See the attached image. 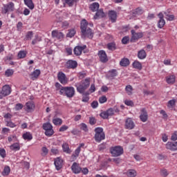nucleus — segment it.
Returning a JSON list of instances; mask_svg holds the SVG:
<instances>
[{"label": "nucleus", "mask_w": 177, "mask_h": 177, "mask_svg": "<svg viewBox=\"0 0 177 177\" xmlns=\"http://www.w3.org/2000/svg\"><path fill=\"white\" fill-rule=\"evenodd\" d=\"M99 102L101 104H103V103L107 102V97H106V96H102L99 98Z\"/></svg>", "instance_id": "nucleus-55"}, {"label": "nucleus", "mask_w": 177, "mask_h": 177, "mask_svg": "<svg viewBox=\"0 0 177 177\" xmlns=\"http://www.w3.org/2000/svg\"><path fill=\"white\" fill-rule=\"evenodd\" d=\"M147 118H149V115L147 114V111L146 108H142L140 109V120L142 122H146L147 121Z\"/></svg>", "instance_id": "nucleus-12"}, {"label": "nucleus", "mask_w": 177, "mask_h": 177, "mask_svg": "<svg viewBox=\"0 0 177 177\" xmlns=\"http://www.w3.org/2000/svg\"><path fill=\"white\" fill-rule=\"evenodd\" d=\"M136 15H143V9L138 8L135 10Z\"/></svg>", "instance_id": "nucleus-57"}, {"label": "nucleus", "mask_w": 177, "mask_h": 177, "mask_svg": "<svg viewBox=\"0 0 177 177\" xmlns=\"http://www.w3.org/2000/svg\"><path fill=\"white\" fill-rule=\"evenodd\" d=\"M127 176L129 177H135L136 176V171L134 169H129L127 171Z\"/></svg>", "instance_id": "nucleus-42"}, {"label": "nucleus", "mask_w": 177, "mask_h": 177, "mask_svg": "<svg viewBox=\"0 0 177 177\" xmlns=\"http://www.w3.org/2000/svg\"><path fill=\"white\" fill-rule=\"evenodd\" d=\"M133 68H136L137 70H142V63L139 62V61H134L132 64Z\"/></svg>", "instance_id": "nucleus-27"}, {"label": "nucleus", "mask_w": 177, "mask_h": 177, "mask_svg": "<svg viewBox=\"0 0 177 177\" xmlns=\"http://www.w3.org/2000/svg\"><path fill=\"white\" fill-rule=\"evenodd\" d=\"M124 104H125L127 106H131V107H133V106H134L133 102L132 100H126L124 101Z\"/></svg>", "instance_id": "nucleus-56"}, {"label": "nucleus", "mask_w": 177, "mask_h": 177, "mask_svg": "<svg viewBox=\"0 0 177 177\" xmlns=\"http://www.w3.org/2000/svg\"><path fill=\"white\" fill-rule=\"evenodd\" d=\"M52 37L53 38H56V39H59V41H63V38H64V35L62 32H59L57 30H53Z\"/></svg>", "instance_id": "nucleus-15"}, {"label": "nucleus", "mask_w": 177, "mask_h": 177, "mask_svg": "<svg viewBox=\"0 0 177 177\" xmlns=\"http://www.w3.org/2000/svg\"><path fill=\"white\" fill-rule=\"evenodd\" d=\"M0 156L1 158L6 157V150L3 148H0Z\"/></svg>", "instance_id": "nucleus-50"}, {"label": "nucleus", "mask_w": 177, "mask_h": 177, "mask_svg": "<svg viewBox=\"0 0 177 177\" xmlns=\"http://www.w3.org/2000/svg\"><path fill=\"white\" fill-rule=\"evenodd\" d=\"M165 26V19H159L158 22V28H162Z\"/></svg>", "instance_id": "nucleus-47"}, {"label": "nucleus", "mask_w": 177, "mask_h": 177, "mask_svg": "<svg viewBox=\"0 0 177 177\" xmlns=\"http://www.w3.org/2000/svg\"><path fill=\"white\" fill-rule=\"evenodd\" d=\"M71 171L75 174H81V171H82V168H81V166H80V164L77 162H73L71 166Z\"/></svg>", "instance_id": "nucleus-13"}, {"label": "nucleus", "mask_w": 177, "mask_h": 177, "mask_svg": "<svg viewBox=\"0 0 177 177\" xmlns=\"http://www.w3.org/2000/svg\"><path fill=\"white\" fill-rule=\"evenodd\" d=\"M8 142H13V140H16V136L12 135L8 138Z\"/></svg>", "instance_id": "nucleus-63"}, {"label": "nucleus", "mask_w": 177, "mask_h": 177, "mask_svg": "<svg viewBox=\"0 0 177 177\" xmlns=\"http://www.w3.org/2000/svg\"><path fill=\"white\" fill-rule=\"evenodd\" d=\"M80 153H81V149H80V147H77L75 150L74 153L71 156V160L72 161H75V160H77V158L78 157V156H80Z\"/></svg>", "instance_id": "nucleus-25"}, {"label": "nucleus", "mask_w": 177, "mask_h": 177, "mask_svg": "<svg viewBox=\"0 0 177 177\" xmlns=\"http://www.w3.org/2000/svg\"><path fill=\"white\" fill-rule=\"evenodd\" d=\"M15 71L13 69H7L5 72L6 77H12V75L14 74Z\"/></svg>", "instance_id": "nucleus-46"}, {"label": "nucleus", "mask_w": 177, "mask_h": 177, "mask_svg": "<svg viewBox=\"0 0 177 177\" xmlns=\"http://www.w3.org/2000/svg\"><path fill=\"white\" fill-rule=\"evenodd\" d=\"M26 56H27V52H26L25 50H20L17 55L19 59H24Z\"/></svg>", "instance_id": "nucleus-38"}, {"label": "nucleus", "mask_w": 177, "mask_h": 177, "mask_svg": "<svg viewBox=\"0 0 177 177\" xmlns=\"http://www.w3.org/2000/svg\"><path fill=\"white\" fill-rule=\"evenodd\" d=\"M167 84H174L175 82V75H172L166 77Z\"/></svg>", "instance_id": "nucleus-36"}, {"label": "nucleus", "mask_w": 177, "mask_h": 177, "mask_svg": "<svg viewBox=\"0 0 177 177\" xmlns=\"http://www.w3.org/2000/svg\"><path fill=\"white\" fill-rule=\"evenodd\" d=\"M147 56V54L146 53V51L144 49H141L138 53V57L141 60H143V59H146Z\"/></svg>", "instance_id": "nucleus-26"}, {"label": "nucleus", "mask_w": 177, "mask_h": 177, "mask_svg": "<svg viewBox=\"0 0 177 177\" xmlns=\"http://www.w3.org/2000/svg\"><path fill=\"white\" fill-rule=\"evenodd\" d=\"M43 129L45 131L46 136L50 137L53 135V127L49 122L44 123L43 124Z\"/></svg>", "instance_id": "nucleus-6"}, {"label": "nucleus", "mask_w": 177, "mask_h": 177, "mask_svg": "<svg viewBox=\"0 0 177 177\" xmlns=\"http://www.w3.org/2000/svg\"><path fill=\"white\" fill-rule=\"evenodd\" d=\"M10 132V129L4 127L2 129L1 133L2 135H8Z\"/></svg>", "instance_id": "nucleus-51"}, {"label": "nucleus", "mask_w": 177, "mask_h": 177, "mask_svg": "<svg viewBox=\"0 0 177 177\" xmlns=\"http://www.w3.org/2000/svg\"><path fill=\"white\" fill-rule=\"evenodd\" d=\"M166 149L167 150H170L171 151H177V142H168L166 144Z\"/></svg>", "instance_id": "nucleus-14"}, {"label": "nucleus", "mask_w": 177, "mask_h": 177, "mask_svg": "<svg viewBox=\"0 0 177 177\" xmlns=\"http://www.w3.org/2000/svg\"><path fill=\"white\" fill-rule=\"evenodd\" d=\"M10 150L12 151H19L20 150V144L16 142L10 146Z\"/></svg>", "instance_id": "nucleus-29"}, {"label": "nucleus", "mask_w": 177, "mask_h": 177, "mask_svg": "<svg viewBox=\"0 0 177 177\" xmlns=\"http://www.w3.org/2000/svg\"><path fill=\"white\" fill-rule=\"evenodd\" d=\"M80 0H64V5H68V6L71 7L74 6L75 2H78Z\"/></svg>", "instance_id": "nucleus-35"}, {"label": "nucleus", "mask_w": 177, "mask_h": 177, "mask_svg": "<svg viewBox=\"0 0 177 177\" xmlns=\"http://www.w3.org/2000/svg\"><path fill=\"white\" fill-rule=\"evenodd\" d=\"M171 140H173L174 142L177 140L176 131L172 134V136H171Z\"/></svg>", "instance_id": "nucleus-64"}, {"label": "nucleus", "mask_w": 177, "mask_h": 177, "mask_svg": "<svg viewBox=\"0 0 177 177\" xmlns=\"http://www.w3.org/2000/svg\"><path fill=\"white\" fill-rule=\"evenodd\" d=\"M94 132V139L97 143H100L102 140H104L106 139V135L104 134V131H103V128L96 127Z\"/></svg>", "instance_id": "nucleus-3"}, {"label": "nucleus", "mask_w": 177, "mask_h": 177, "mask_svg": "<svg viewBox=\"0 0 177 177\" xmlns=\"http://www.w3.org/2000/svg\"><path fill=\"white\" fill-rule=\"evenodd\" d=\"M23 139L24 140H32V134L30 132H26L25 133L23 134L22 136Z\"/></svg>", "instance_id": "nucleus-31"}, {"label": "nucleus", "mask_w": 177, "mask_h": 177, "mask_svg": "<svg viewBox=\"0 0 177 177\" xmlns=\"http://www.w3.org/2000/svg\"><path fill=\"white\" fill-rule=\"evenodd\" d=\"M78 66V63L74 60H68L66 62V67L67 68H76Z\"/></svg>", "instance_id": "nucleus-22"}, {"label": "nucleus", "mask_w": 177, "mask_h": 177, "mask_svg": "<svg viewBox=\"0 0 177 177\" xmlns=\"http://www.w3.org/2000/svg\"><path fill=\"white\" fill-rule=\"evenodd\" d=\"M54 164L55 166V168L57 171H59V169H62L63 167V159L61 158H57L54 160Z\"/></svg>", "instance_id": "nucleus-18"}, {"label": "nucleus", "mask_w": 177, "mask_h": 177, "mask_svg": "<svg viewBox=\"0 0 177 177\" xmlns=\"http://www.w3.org/2000/svg\"><path fill=\"white\" fill-rule=\"evenodd\" d=\"M92 12H96V10H99V3H93L91 6Z\"/></svg>", "instance_id": "nucleus-39"}, {"label": "nucleus", "mask_w": 177, "mask_h": 177, "mask_svg": "<svg viewBox=\"0 0 177 177\" xmlns=\"http://www.w3.org/2000/svg\"><path fill=\"white\" fill-rule=\"evenodd\" d=\"M125 91H126L127 93L129 96H131V95H132V91H133V88H132V86H131V85H127V86H126Z\"/></svg>", "instance_id": "nucleus-40"}, {"label": "nucleus", "mask_w": 177, "mask_h": 177, "mask_svg": "<svg viewBox=\"0 0 177 177\" xmlns=\"http://www.w3.org/2000/svg\"><path fill=\"white\" fill-rule=\"evenodd\" d=\"M125 128L126 129H133L135 128V123L131 118H127L125 121Z\"/></svg>", "instance_id": "nucleus-19"}, {"label": "nucleus", "mask_w": 177, "mask_h": 177, "mask_svg": "<svg viewBox=\"0 0 177 177\" xmlns=\"http://www.w3.org/2000/svg\"><path fill=\"white\" fill-rule=\"evenodd\" d=\"M109 115H111V108L100 113V117H102V118H103L104 120L109 118Z\"/></svg>", "instance_id": "nucleus-24"}, {"label": "nucleus", "mask_w": 177, "mask_h": 177, "mask_svg": "<svg viewBox=\"0 0 177 177\" xmlns=\"http://www.w3.org/2000/svg\"><path fill=\"white\" fill-rule=\"evenodd\" d=\"M97 55L102 63H107V62H109V58L107 57V54H106V51L100 50L98 51Z\"/></svg>", "instance_id": "nucleus-11"}, {"label": "nucleus", "mask_w": 177, "mask_h": 177, "mask_svg": "<svg viewBox=\"0 0 177 177\" xmlns=\"http://www.w3.org/2000/svg\"><path fill=\"white\" fill-rule=\"evenodd\" d=\"M17 28L18 31H21V28H23V23L18 22L17 24Z\"/></svg>", "instance_id": "nucleus-62"}, {"label": "nucleus", "mask_w": 177, "mask_h": 177, "mask_svg": "<svg viewBox=\"0 0 177 177\" xmlns=\"http://www.w3.org/2000/svg\"><path fill=\"white\" fill-rule=\"evenodd\" d=\"M160 174L162 175V176L164 177H167L168 176V171H167V169H162L160 171Z\"/></svg>", "instance_id": "nucleus-59"}, {"label": "nucleus", "mask_w": 177, "mask_h": 177, "mask_svg": "<svg viewBox=\"0 0 177 177\" xmlns=\"http://www.w3.org/2000/svg\"><path fill=\"white\" fill-rule=\"evenodd\" d=\"M124 154V148L121 146H115L111 147V156L113 157H120Z\"/></svg>", "instance_id": "nucleus-5"}, {"label": "nucleus", "mask_w": 177, "mask_h": 177, "mask_svg": "<svg viewBox=\"0 0 177 177\" xmlns=\"http://www.w3.org/2000/svg\"><path fill=\"white\" fill-rule=\"evenodd\" d=\"M118 75V72L115 69L111 70V77L114 78V77H117Z\"/></svg>", "instance_id": "nucleus-58"}, {"label": "nucleus", "mask_w": 177, "mask_h": 177, "mask_svg": "<svg viewBox=\"0 0 177 177\" xmlns=\"http://www.w3.org/2000/svg\"><path fill=\"white\" fill-rule=\"evenodd\" d=\"M175 103H176V100H170L168 102V107H174V106H175Z\"/></svg>", "instance_id": "nucleus-54"}, {"label": "nucleus", "mask_w": 177, "mask_h": 177, "mask_svg": "<svg viewBox=\"0 0 177 177\" xmlns=\"http://www.w3.org/2000/svg\"><path fill=\"white\" fill-rule=\"evenodd\" d=\"M10 174V167L5 166L3 171L1 172V175L3 176H8Z\"/></svg>", "instance_id": "nucleus-30"}, {"label": "nucleus", "mask_w": 177, "mask_h": 177, "mask_svg": "<svg viewBox=\"0 0 177 177\" xmlns=\"http://www.w3.org/2000/svg\"><path fill=\"white\" fill-rule=\"evenodd\" d=\"M32 35H34V34L32 31L28 32L25 37L26 41L31 39L32 38Z\"/></svg>", "instance_id": "nucleus-48"}, {"label": "nucleus", "mask_w": 177, "mask_h": 177, "mask_svg": "<svg viewBox=\"0 0 177 177\" xmlns=\"http://www.w3.org/2000/svg\"><path fill=\"white\" fill-rule=\"evenodd\" d=\"M13 10H15V3H13L12 2L4 5L3 8H2V12L5 15H6V13H8V12H13Z\"/></svg>", "instance_id": "nucleus-10"}, {"label": "nucleus", "mask_w": 177, "mask_h": 177, "mask_svg": "<svg viewBox=\"0 0 177 177\" xmlns=\"http://www.w3.org/2000/svg\"><path fill=\"white\" fill-rule=\"evenodd\" d=\"M42 39L38 35L35 36V39L32 41V45H35L38 42H41Z\"/></svg>", "instance_id": "nucleus-43"}, {"label": "nucleus", "mask_w": 177, "mask_h": 177, "mask_svg": "<svg viewBox=\"0 0 177 177\" xmlns=\"http://www.w3.org/2000/svg\"><path fill=\"white\" fill-rule=\"evenodd\" d=\"M35 109V104H34V102L28 101L26 103V111H27V113H31L32 111H34Z\"/></svg>", "instance_id": "nucleus-17"}, {"label": "nucleus", "mask_w": 177, "mask_h": 177, "mask_svg": "<svg viewBox=\"0 0 177 177\" xmlns=\"http://www.w3.org/2000/svg\"><path fill=\"white\" fill-rule=\"evenodd\" d=\"M24 2L25 5L29 8L31 10L34 9V3L32 2V0H24Z\"/></svg>", "instance_id": "nucleus-28"}, {"label": "nucleus", "mask_w": 177, "mask_h": 177, "mask_svg": "<svg viewBox=\"0 0 177 177\" xmlns=\"http://www.w3.org/2000/svg\"><path fill=\"white\" fill-rule=\"evenodd\" d=\"M81 32H82V38H89V39H92L93 38V33L92 32V30L88 28V21L86 19H83L81 21Z\"/></svg>", "instance_id": "nucleus-1"}, {"label": "nucleus", "mask_w": 177, "mask_h": 177, "mask_svg": "<svg viewBox=\"0 0 177 177\" xmlns=\"http://www.w3.org/2000/svg\"><path fill=\"white\" fill-rule=\"evenodd\" d=\"M41 75V70L36 69L30 73V78L32 81H35Z\"/></svg>", "instance_id": "nucleus-20"}, {"label": "nucleus", "mask_w": 177, "mask_h": 177, "mask_svg": "<svg viewBox=\"0 0 177 177\" xmlns=\"http://www.w3.org/2000/svg\"><path fill=\"white\" fill-rule=\"evenodd\" d=\"M62 149L64 153L67 154H70L71 153V150H70V147L67 143H64L62 145Z\"/></svg>", "instance_id": "nucleus-32"}, {"label": "nucleus", "mask_w": 177, "mask_h": 177, "mask_svg": "<svg viewBox=\"0 0 177 177\" xmlns=\"http://www.w3.org/2000/svg\"><path fill=\"white\" fill-rule=\"evenodd\" d=\"M79 127L81 131H84V132L88 133L89 131V129H88V126L85 123H81Z\"/></svg>", "instance_id": "nucleus-34"}, {"label": "nucleus", "mask_w": 177, "mask_h": 177, "mask_svg": "<svg viewBox=\"0 0 177 177\" xmlns=\"http://www.w3.org/2000/svg\"><path fill=\"white\" fill-rule=\"evenodd\" d=\"M97 106H99V102H97V101H93L91 103V107L93 109H97Z\"/></svg>", "instance_id": "nucleus-61"}, {"label": "nucleus", "mask_w": 177, "mask_h": 177, "mask_svg": "<svg viewBox=\"0 0 177 177\" xmlns=\"http://www.w3.org/2000/svg\"><path fill=\"white\" fill-rule=\"evenodd\" d=\"M24 106L21 103H18L15 105V111H19V110H21L23 109Z\"/></svg>", "instance_id": "nucleus-52"}, {"label": "nucleus", "mask_w": 177, "mask_h": 177, "mask_svg": "<svg viewBox=\"0 0 177 177\" xmlns=\"http://www.w3.org/2000/svg\"><path fill=\"white\" fill-rule=\"evenodd\" d=\"M75 35V30L74 29H71L68 31V32L66 35V37L68 38H73Z\"/></svg>", "instance_id": "nucleus-45"}, {"label": "nucleus", "mask_w": 177, "mask_h": 177, "mask_svg": "<svg viewBox=\"0 0 177 177\" xmlns=\"http://www.w3.org/2000/svg\"><path fill=\"white\" fill-rule=\"evenodd\" d=\"M57 78L59 82L62 84V85H67L68 83V80L67 79L66 74H64L63 72H59L57 73Z\"/></svg>", "instance_id": "nucleus-8"}, {"label": "nucleus", "mask_w": 177, "mask_h": 177, "mask_svg": "<svg viewBox=\"0 0 177 177\" xmlns=\"http://www.w3.org/2000/svg\"><path fill=\"white\" fill-rule=\"evenodd\" d=\"M10 86L9 85H5L2 87V90L0 92V99L2 97H5V96H8L10 95Z\"/></svg>", "instance_id": "nucleus-9"}, {"label": "nucleus", "mask_w": 177, "mask_h": 177, "mask_svg": "<svg viewBox=\"0 0 177 177\" xmlns=\"http://www.w3.org/2000/svg\"><path fill=\"white\" fill-rule=\"evenodd\" d=\"M95 91H96V87L95 86V84H93L91 85V87L89 88V92H90V93H93V92H95Z\"/></svg>", "instance_id": "nucleus-60"}, {"label": "nucleus", "mask_w": 177, "mask_h": 177, "mask_svg": "<svg viewBox=\"0 0 177 177\" xmlns=\"http://www.w3.org/2000/svg\"><path fill=\"white\" fill-rule=\"evenodd\" d=\"M89 85H91V78L87 77L80 83H76L75 86L79 93L84 95L85 91L89 88Z\"/></svg>", "instance_id": "nucleus-2"}, {"label": "nucleus", "mask_w": 177, "mask_h": 177, "mask_svg": "<svg viewBox=\"0 0 177 177\" xmlns=\"http://www.w3.org/2000/svg\"><path fill=\"white\" fill-rule=\"evenodd\" d=\"M6 127H9L10 128H16V124L13 123L11 120H6Z\"/></svg>", "instance_id": "nucleus-44"}, {"label": "nucleus", "mask_w": 177, "mask_h": 177, "mask_svg": "<svg viewBox=\"0 0 177 177\" xmlns=\"http://www.w3.org/2000/svg\"><path fill=\"white\" fill-rule=\"evenodd\" d=\"M117 17V12L115 10H111V23H116Z\"/></svg>", "instance_id": "nucleus-37"}, {"label": "nucleus", "mask_w": 177, "mask_h": 177, "mask_svg": "<svg viewBox=\"0 0 177 177\" xmlns=\"http://www.w3.org/2000/svg\"><path fill=\"white\" fill-rule=\"evenodd\" d=\"M104 16H106V15L104 14V12H103V10H98L94 16V19L97 20L104 17Z\"/></svg>", "instance_id": "nucleus-23"}, {"label": "nucleus", "mask_w": 177, "mask_h": 177, "mask_svg": "<svg viewBox=\"0 0 177 177\" xmlns=\"http://www.w3.org/2000/svg\"><path fill=\"white\" fill-rule=\"evenodd\" d=\"M41 151H42L41 156H46V154H48L49 151L48 150V148H46V147H43L41 148Z\"/></svg>", "instance_id": "nucleus-53"}, {"label": "nucleus", "mask_w": 177, "mask_h": 177, "mask_svg": "<svg viewBox=\"0 0 177 177\" xmlns=\"http://www.w3.org/2000/svg\"><path fill=\"white\" fill-rule=\"evenodd\" d=\"M129 42V36H124L122 39V44H123V45H127Z\"/></svg>", "instance_id": "nucleus-49"}, {"label": "nucleus", "mask_w": 177, "mask_h": 177, "mask_svg": "<svg viewBox=\"0 0 177 177\" xmlns=\"http://www.w3.org/2000/svg\"><path fill=\"white\" fill-rule=\"evenodd\" d=\"M66 96L67 97H73L75 95V88L73 86H65L63 90H62V94Z\"/></svg>", "instance_id": "nucleus-4"}, {"label": "nucleus", "mask_w": 177, "mask_h": 177, "mask_svg": "<svg viewBox=\"0 0 177 177\" xmlns=\"http://www.w3.org/2000/svg\"><path fill=\"white\" fill-rule=\"evenodd\" d=\"M84 49H86V45H83V46H77L75 47L73 52L76 56H81L82 54V50Z\"/></svg>", "instance_id": "nucleus-16"}, {"label": "nucleus", "mask_w": 177, "mask_h": 177, "mask_svg": "<svg viewBox=\"0 0 177 177\" xmlns=\"http://www.w3.org/2000/svg\"><path fill=\"white\" fill-rule=\"evenodd\" d=\"M53 123L54 125H62V124H63V120L59 118H54L53 119Z\"/></svg>", "instance_id": "nucleus-33"}, {"label": "nucleus", "mask_w": 177, "mask_h": 177, "mask_svg": "<svg viewBox=\"0 0 177 177\" xmlns=\"http://www.w3.org/2000/svg\"><path fill=\"white\" fill-rule=\"evenodd\" d=\"M131 37L130 39V42L133 43L136 42L138 39H140V38H143V32H136L135 30H131Z\"/></svg>", "instance_id": "nucleus-7"}, {"label": "nucleus", "mask_w": 177, "mask_h": 177, "mask_svg": "<svg viewBox=\"0 0 177 177\" xmlns=\"http://www.w3.org/2000/svg\"><path fill=\"white\" fill-rule=\"evenodd\" d=\"M55 88H56L57 91H59V94L62 95V91H63L64 89V86H62V84H60V83L56 82Z\"/></svg>", "instance_id": "nucleus-41"}, {"label": "nucleus", "mask_w": 177, "mask_h": 177, "mask_svg": "<svg viewBox=\"0 0 177 177\" xmlns=\"http://www.w3.org/2000/svg\"><path fill=\"white\" fill-rule=\"evenodd\" d=\"M131 64V62L129 61V59L124 57L122 58L120 61V66L121 67H128Z\"/></svg>", "instance_id": "nucleus-21"}]
</instances>
